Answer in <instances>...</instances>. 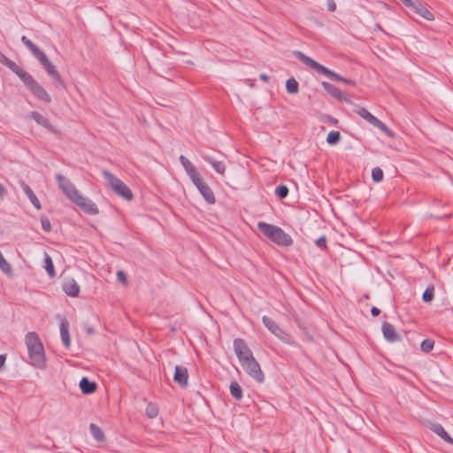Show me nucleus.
Returning <instances> with one entry per match:
<instances>
[{"instance_id": "7ed1b4c3", "label": "nucleus", "mask_w": 453, "mask_h": 453, "mask_svg": "<svg viewBox=\"0 0 453 453\" xmlns=\"http://www.w3.org/2000/svg\"><path fill=\"white\" fill-rule=\"evenodd\" d=\"M25 343L31 365L40 370L44 369L46 367L47 358L43 344L39 335L35 332L27 333L25 337Z\"/></svg>"}, {"instance_id": "e433bc0d", "label": "nucleus", "mask_w": 453, "mask_h": 453, "mask_svg": "<svg viewBox=\"0 0 453 453\" xmlns=\"http://www.w3.org/2000/svg\"><path fill=\"white\" fill-rule=\"evenodd\" d=\"M324 121L328 123L329 125H332V126H336L338 125V119L332 117V116H326L324 118Z\"/></svg>"}, {"instance_id": "dca6fc26", "label": "nucleus", "mask_w": 453, "mask_h": 453, "mask_svg": "<svg viewBox=\"0 0 453 453\" xmlns=\"http://www.w3.org/2000/svg\"><path fill=\"white\" fill-rule=\"evenodd\" d=\"M60 336L65 348L71 346V338L69 334V324L66 319H62L60 322Z\"/></svg>"}, {"instance_id": "37998d69", "label": "nucleus", "mask_w": 453, "mask_h": 453, "mask_svg": "<svg viewBox=\"0 0 453 453\" xmlns=\"http://www.w3.org/2000/svg\"><path fill=\"white\" fill-rule=\"evenodd\" d=\"M260 79L265 81H268L270 78L266 74L262 73V74H260Z\"/></svg>"}, {"instance_id": "aec40b11", "label": "nucleus", "mask_w": 453, "mask_h": 453, "mask_svg": "<svg viewBox=\"0 0 453 453\" xmlns=\"http://www.w3.org/2000/svg\"><path fill=\"white\" fill-rule=\"evenodd\" d=\"M411 7L414 9L416 13H418L419 16L426 19V20L434 19V15L425 6L419 4H413Z\"/></svg>"}, {"instance_id": "4be33fe9", "label": "nucleus", "mask_w": 453, "mask_h": 453, "mask_svg": "<svg viewBox=\"0 0 453 453\" xmlns=\"http://www.w3.org/2000/svg\"><path fill=\"white\" fill-rule=\"evenodd\" d=\"M0 270L8 277L13 276V270L11 264L5 259L3 253L0 251Z\"/></svg>"}, {"instance_id": "2eb2a0df", "label": "nucleus", "mask_w": 453, "mask_h": 453, "mask_svg": "<svg viewBox=\"0 0 453 453\" xmlns=\"http://www.w3.org/2000/svg\"><path fill=\"white\" fill-rule=\"evenodd\" d=\"M321 84H322V87L325 88V90L328 94H330L333 97L339 99V100L346 101V102L349 101L347 96H345V94L338 88L334 87V85H332L326 81H323Z\"/></svg>"}, {"instance_id": "f8f14e48", "label": "nucleus", "mask_w": 453, "mask_h": 453, "mask_svg": "<svg viewBox=\"0 0 453 453\" xmlns=\"http://www.w3.org/2000/svg\"><path fill=\"white\" fill-rule=\"evenodd\" d=\"M63 291L70 297H77L80 294L81 288L73 278H66L62 283Z\"/></svg>"}, {"instance_id": "39448f33", "label": "nucleus", "mask_w": 453, "mask_h": 453, "mask_svg": "<svg viewBox=\"0 0 453 453\" xmlns=\"http://www.w3.org/2000/svg\"><path fill=\"white\" fill-rule=\"evenodd\" d=\"M23 43L31 50L33 55L40 61L49 76H50L56 82H62V79L54 65L48 58L44 52H42L35 43H33L27 36L21 37Z\"/></svg>"}, {"instance_id": "79ce46f5", "label": "nucleus", "mask_w": 453, "mask_h": 453, "mask_svg": "<svg viewBox=\"0 0 453 453\" xmlns=\"http://www.w3.org/2000/svg\"><path fill=\"white\" fill-rule=\"evenodd\" d=\"M380 310L376 307H372L371 310V313L372 316H378L380 314Z\"/></svg>"}, {"instance_id": "2f4dec72", "label": "nucleus", "mask_w": 453, "mask_h": 453, "mask_svg": "<svg viewBox=\"0 0 453 453\" xmlns=\"http://www.w3.org/2000/svg\"><path fill=\"white\" fill-rule=\"evenodd\" d=\"M383 171L380 168L375 167L372 169V179L373 180V181L380 182L383 180Z\"/></svg>"}, {"instance_id": "0eeeda50", "label": "nucleus", "mask_w": 453, "mask_h": 453, "mask_svg": "<svg viewBox=\"0 0 453 453\" xmlns=\"http://www.w3.org/2000/svg\"><path fill=\"white\" fill-rule=\"evenodd\" d=\"M295 55L298 58V59L300 61H302L304 65L309 66L311 69L316 71L318 73H321V74L326 75V76H328L330 78H333V79H334L336 81H342V82H345L347 84H351V85L354 84V82L352 81L347 80L344 77L337 74L336 73L329 70L328 68H326L324 65H320L319 63H318L314 59H312L310 57L304 55L301 51H296L295 53Z\"/></svg>"}, {"instance_id": "b1692460", "label": "nucleus", "mask_w": 453, "mask_h": 453, "mask_svg": "<svg viewBox=\"0 0 453 453\" xmlns=\"http://www.w3.org/2000/svg\"><path fill=\"white\" fill-rule=\"evenodd\" d=\"M89 430H90V433L92 434L93 437L98 441H102L104 440V432L102 431V429L97 426L96 424H90L89 425Z\"/></svg>"}, {"instance_id": "20e7f679", "label": "nucleus", "mask_w": 453, "mask_h": 453, "mask_svg": "<svg viewBox=\"0 0 453 453\" xmlns=\"http://www.w3.org/2000/svg\"><path fill=\"white\" fill-rule=\"evenodd\" d=\"M180 161L182 166L184 167L187 174L189 176L194 185L197 188L204 200L209 204H214L216 202L214 193L211 190V188L207 185V183L204 182L203 180L201 178L196 166L184 156L180 157Z\"/></svg>"}, {"instance_id": "58836bf2", "label": "nucleus", "mask_w": 453, "mask_h": 453, "mask_svg": "<svg viewBox=\"0 0 453 453\" xmlns=\"http://www.w3.org/2000/svg\"><path fill=\"white\" fill-rule=\"evenodd\" d=\"M327 8L330 12H334L336 9V4L333 0H330L327 4Z\"/></svg>"}, {"instance_id": "bb28decb", "label": "nucleus", "mask_w": 453, "mask_h": 453, "mask_svg": "<svg viewBox=\"0 0 453 453\" xmlns=\"http://www.w3.org/2000/svg\"><path fill=\"white\" fill-rule=\"evenodd\" d=\"M230 393H231V395L237 400H240L242 398V389L241 386L236 381L231 382Z\"/></svg>"}, {"instance_id": "f3484780", "label": "nucleus", "mask_w": 453, "mask_h": 453, "mask_svg": "<svg viewBox=\"0 0 453 453\" xmlns=\"http://www.w3.org/2000/svg\"><path fill=\"white\" fill-rule=\"evenodd\" d=\"M381 329H382L383 335L387 341L392 342H395L399 339V336L396 334L395 327L391 324H389L388 322L383 323Z\"/></svg>"}, {"instance_id": "f03ea898", "label": "nucleus", "mask_w": 453, "mask_h": 453, "mask_svg": "<svg viewBox=\"0 0 453 453\" xmlns=\"http://www.w3.org/2000/svg\"><path fill=\"white\" fill-rule=\"evenodd\" d=\"M0 63L12 71L35 96L44 103H50L51 97L47 90L27 71L19 66L14 61L0 53Z\"/></svg>"}, {"instance_id": "a878e982", "label": "nucleus", "mask_w": 453, "mask_h": 453, "mask_svg": "<svg viewBox=\"0 0 453 453\" xmlns=\"http://www.w3.org/2000/svg\"><path fill=\"white\" fill-rule=\"evenodd\" d=\"M203 158L212 165L217 173L219 174H223L225 173L226 166L223 162L213 160L209 157H204Z\"/></svg>"}, {"instance_id": "9d476101", "label": "nucleus", "mask_w": 453, "mask_h": 453, "mask_svg": "<svg viewBox=\"0 0 453 453\" xmlns=\"http://www.w3.org/2000/svg\"><path fill=\"white\" fill-rule=\"evenodd\" d=\"M357 114L369 122L371 125L374 126L378 129L384 132L388 136L394 137V133L390 130L381 120L373 116L371 112H369L365 108H360L357 111Z\"/></svg>"}, {"instance_id": "412c9836", "label": "nucleus", "mask_w": 453, "mask_h": 453, "mask_svg": "<svg viewBox=\"0 0 453 453\" xmlns=\"http://www.w3.org/2000/svg\"><path fill=\"white\" fill-rule=\"evenodd\" d=\"M432 431L439 435L445 441L453 444V439L448 434L445 429L440 424H434L431 427Z\"/></svg>"}, {"instance_id": "c756f323", "label": "nucleus", "mask_w": 453, "mask_h": 453, "mask_svg": "<svg viewBox=\"0 0 453 453\" xmlns=\"http://www.w3.org/2000/svg\"><path fill=\"white\" fill-rule=\"evenodd\" d=\"M146 414L150 418H154L158 414V408L154 403H149L146 407Z\"/></svg>"}, {"instance_id": "a211bd4d", "label": "nucleus", "mask_w": 453, "mask_h": 453, "mask_svg": "<svg viewBox=\"0 0 453 453\" xmlns=\"http://www.w3.org/2000/svg\"><path fill=\"white\" fill-rule=\"evenodd\" d=\"M20 185H21L23 191L25 192V194L27 195V198L32 203V204L35 206V208L37 210H41L42 209L41 203H40L39 199L37 198V196H35V194L30 188V187L24 182H21Z\"/></svg>"}, {"instance_id": "c9c22d12", "label": "nucleus", "mask_w": 453, "mask_h": 453, "mask_svg": "<svg viewBox=\"0 0 453 453\" xmlns=\"http://www.w3.org/2000/svg\"><path fill=\"white\" fill-rule=\"evenodd\" d=\"M117 278L124 286L127 284V277L123 271L117 272Z\"/></svg>"}, {"instance_id": "1a4fd4ad", "label": "nucleus", "mask_w": 453, "mask_h": 453, "mask_svg": "<svg viewBox=\"0 0 453 453\" xmlns=\"http://www.w3.org/2000/svg\"><path fill=\"white\" fill-rule=\"evenodd\" d=\"M240 365L242 369L257 382L263 383L265 381L264 372L254 357L242 362Z\"/></svg>"}, {"instance_id": "c85d7f7f", "label": "nucleus", "mask_w": 453, "mask_h": 453, "mask_svg": "<svg viewBox=\"0 0 453 453\" xmlns=\"http://www.w3.org/2000/svg\"><path fill=\"white\" fill-rule=\"evenodd\" d=\"M341 140V134L338 131H330L326 136V142L333 146L337 144Z\"/></svg>"}, {"instance_id": "393cba45", "label": "nucleus", "mask_w": 453, "mask_h": 453, "mask_svg": "<svg viewBox=\"0 0 453 453\" xmlns=\"http://www.w3.org/2000/svg\"><path fill=\"white\" fill-rule=\"evenodd\" d=\"M29 117L34 119L37 124L44 127H49L50 123L47 119H45L41 113L36 111H32L29 115Z\"/></svg>"}, {"instance_id": "6ab92c4d", "label": "nucleus", "mask_w": 453, "mask_h": 453, "mask_svg": "<svg viewBox=\"0 0 453 453\" xmlns=\"http://www.w3.org/2000/svg\"><path fill=\"white\" fill-rule=\"evenodd\" d=\"M80 388L85 395L92 394L96 389V384L94 381H90L87 377H83L80 381Z\"/></svg>"}, {"instance_id": "423d86ee", "label": "nucleus", "mask_w": 453, "mask_h": 453, "mask_svg": "<svg viewBox=\"0 0 453 453\" xmlns=\"http://www.w3.org/2000/svg\"><path fill=\"white\" fill-rule=\"evenodd\" d=\"M257 227L266 238L278 245L289 246L293 242L292 238L277 226L260 221Z\"/></svg>"}, {"instance_id": "cd10ccee", "label": "nucleus", "mask_w": 453, "mask_h": 453, "mask_svg": "<svg viewBox=\"0 0 453 453\" xmlns=\"http://www.w3.org/2000/svg\"><path fill=\"white\" fill-rule=\"evenodd\" d=\"M286 89L290 94H296L299 91V85L296 79H288L286 82Z\"/></svg>"}, {"instance_id": "a19ab883", "label": "nucleus", "mask_w": 453, "mask_h": 453, "mask_svg": "<svg viewBox=\"0 0 453 453\" xmlns=\"http://www.w3.org/2000/svg\"><path fill=\"white\" fill-rule=\"evenodd\" d=\"M5 361H6V357L5 355H0V371L2 370V368L5 365Z\"/></svg>"}, {"instance_id": "6e6552de", "label": "nucleus", "mask_w": 453, "mask_h": 453, "mask_svg": "<svg viewBox=\"0 0 453 453\" xmlns=\"http://www.w3.org/2000/svg\"><path fill=\"white\" fill-rule=\"evenodd\" d=\"M103 176L117 196L127 201L133 199L134 196L131 189L121 180L108 171H104Z\"/></svg>"}, {"instance_id": "ea45409f", "label": "nucleus", "mask_w": 453, "mask_h": 453, "mask_svg": "<svg viewBox=\"0 0 453 453\" xmlns=\"http://www.w3.org/2000/svg\"><path fill=\"white\" fill-rule=\"evenodd\" d=\"M6 195V188L5 187L0 183V199L4 198Z\"/></svg>"}, {"instance_id": "72a5a7b5", "label": "nucleus", "mask_w": 453, "mask_h": 453, "mask_svg": "<svg viewBox=\"0 0 453 453\" xmlns=\"http://www.w3.org/2000/svg\"><path fill=\"white\" fill-rule=\"evenodd\" d=\"M276 194L280 198H285L288 194V188L284 185L279 186L276 188Z\"/></svg>"}, {"instance_id": "7c9ffc66", "label": "nucleus", "mask_w": 453, "mask_h": 453, "mask_svg": "<svg viewBox=\"0 0 453 453\" xmlns=\"http://www.w3.org/2000/svg\"><path fill=\"white\" fill-rule=\"evenodd\" d=\"M434 287H428L424 291L422 299L426 303H429L434 299Z\"/></svg>"}, {"instance_id": "5701e85b", "label": "nucleus", "mask_w": 453, "mask_h": 453, "mask_svg": "<svg viewBox=\"0 0 453 453\" xmlns=\"http://www.w3.org/2000/svg\"><path fill=\"white\" fill-rule=\"evenodd\" d=\"M43 267L50 278H54L56 276L53 261L48 254H45Z\"/></svg>"}, {"instance_id": "473e14b6", "label": "nucleus", "mask_w": 453, "mask_h": 453, "mask_svg": "<svg viewBox=\"0 0 453 453\" xmlns=\"http://www.w3.org/2000/svg\"><path fill=\"white\" fill-rule=\"evenodd\" d=\"M434 342L431 339H425L422 342H421V349L424 351V352H430L433 349H434Z\"/></svg>"}, {"instance_id": "4c0bfd02", "label": "nucleus", "mask_w": 453, "mask_h": 453, "mask_svg": "<svg viewBox=\"0 0 453 453\" xmlns=\"http://www.w3.org/2000/svg\"><path fill=\"white\" fill-rule=\"evenodd\" d=\"M316 242L319 247L324 248L326 246V240L325 237H320Z\"/></svg>"}, {"instance_id": "f257e3e1", "label": "nucleus", "mask_w": 453, "mask_h": 453, "mask_svg": "<svg viewBox=\"0 0 453 453\" xmlns=\"http://www.w3.org/2000/svg\"><path fill=\"white\" fill-rule=\"evenodd\" d=\"M58 188L62 190L65 196L80 207L84 212L90 215H96L99 210L96 204L88 197L83 196L76 186L65 176L58 173L56 174Z\"/></svg>"}, {"instance_id": "f704fd0d", "label": "nucleus", "mask_w": 453, "mask_h": 453, "mask_svg": "<svg viewBox=\"0 0 453 453\" xmlns=\"http://www.w3.org/2000/svg\"><path fill=\"white\" fill-rule=\"evenodd\" d=\"M41 224H42V229L45 232L51 231V224H50V221L49 220V219H47L46 217H41Z\"/></svg>"}, {"instance_id": "ddd939ff", "label": "nucleus", "mask_w": 453, "mask_h": 453, "mask_svg": "<svg viewBox=\"0 0 453 453\" xmlns=\"http://www.w3.org/2000/svg\"><path fill=\"white\" fill-rule=\"evenodd\" d=\"M173 380L181 388H186L188 385V372L186 367L177 365L173 375Z\"/></svg>"}, {"instance_id": "4468645a", "label": "nucleus", "mask_w": 453, "mask_h": 453, "mask_svg": "<svg viewBox=\"0 0 453 453\" xmlns=\"http://www.w3.org/2000/svg\"><path fill=\"white\" fill-rule=\"evenodd\" d=\"M262 321L265 327L275 336L280 339H284L286 333L269 317L264 316Z\"/></svg>"}, {"instance_id": "9b49d317", "label": "nucleus", "mask_w": 453, "mask_h": 453, "mask_svg": "<svg viewBox=\"0 0 453 453\" xmlns=\"http://www.w3.org/2000/svg\"><path fill=\"white\" fill-rule=\"evenodd\" d=\"M234 349L240 364L254 357L247 343L242 339H235L234 341Z\"/></svg>"}]
</instances>
